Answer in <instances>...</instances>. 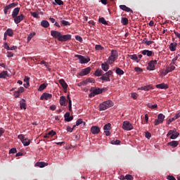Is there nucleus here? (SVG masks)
<instances>
[{
	"instance_id": "nucleus-1",
	"label": "nucleus",
	"mask_w": 180,
	"mask_h": 180,
	"mask_svg": "<svg viewBox=\"0 0 180 180\" xmlns=\"http://www.w3.org/2000/svg\"><path fill=\"white\" fill-rule=\"evenodd\" d=\"M113 106V103L108 100L106 101H104L103 103L100 104L98 105V110L103 111L106 110L107 109L112 108Z\"/></svg>"
},
{
	"instance_id": "nucleus-2",
	"label": "nucleus",
	"mask_w": 180,
	"mask_h": 180,
	"mask_svg": "<svg viewBox=\"0 0 180 180\" xmlns=\"http://www.w3.org/2000/svg\"><path fill=\"white\" fill-rule=\"evenodd\" d=\"M112 75H113V72H112V70H108V72L101 75V77H100V79L105 82H111V79L110 78L112 77Z\"/></svg>"
},
{
	"instance_id": "nucleus-3",
	"label": "nucleus",
	"mask_w": 180,
	"mask_h": 180,
	"mask_svg": "<svg viewBox=\"0 0 180 180\" xmlns=\"http://www.w3.org/2000/svg\"><path fill=\"white\" fill-rule=\"evenodd\" d=\"M75 58H77L78 60H79V63L81 64H86L91 61V59L88 56L75 55Z\"/></svg>"
},
{
	"instance_id": "nucleus-4",
	"label": "nucleus",
	"mask_w": 180,
	"mask_h": 180,
	"mask_svg": "<svg viewBox=\"0 0 180 180\" xmlns=\"http://www.w3.org/2000/svg\"><path fill=\"white\" fill-rule=\"evenodd\" d=\"M122 128L123 129V130L127 131L134 129L133 125L130 124V122H129L128 121H124Z\"/></svg>"
},
{
	"instance_id": "nucleus-5",
	"label": "nucleus",
	"mask_w": 180,
	"mask_h": 180,
	"mask_svg": "<svg viewBox=\"0 0 180 180\" xmlns=\"http://www.w3.org/2000/svg\"><path fill=\"white\" fill-rule=\"evenodd\" d=\"M13 18V21L15 25H18L25 19V15L20 14V15H15V17H12Z\"/></svg>"
},
{
	"instance_id": "nucleus-6",
	"label": "nucleus",
	"mask_w": 180,
	"mask_h": 180,
	"mask_svg": "<svg viewBox=\"0 0 180 180\" xmlns=\"http://www.w3.org/2000/svg\"><path fill=\"white\" fill-rule=\"evenodd\" d=\"M165 118V115L161 113L158 115V119H156L155 121L154 122V125L158 126V124H160L161 123H162V122H164Z\"/></svg>"
},
{
	"instance_id": "nucleus-7",
	"label": "nucleus",
	"mask_w": 180,
	"mask_h": 180,
	"mask_svg": "<svg viewBox=\"0 0 180 180\" xmlns=\"http://www.w3.org/2000/svg\"><path fill=\"white\" fill-rule=\"evenodd\" d=\"M155 65H157V60L149 61L148 66H147V70L148 71H154V70H155Z\"/></svg>"
},
{
	"instance_id": "nucleus-8",
	"label": "nucleus",
	"mask_w": 180,
	"mask_h": 180,
	"mask_svg": "<svg viewBox=\"0 0 180 180\" xmlns=\"http://www.w3.org/2000/svg\"><path fill=\"white\" fill-rule=\"evenodd\" d=\"M56 39H58V41L60 42H65L71 39V35L70 34L63 35L62 37H59Z\"/></svg>"
},
{
	"instance_id": "nucleus-9",
	"label": "nucleus",
	"mask_w": 180,
	"mask_h": 180,
	"mask_svg": "<svg viewBox=\"0 0 180 180\" xmlns=\"http://www.w3.org/2000/svg\"><path fill=\"white\" fill-rule=\"evenodd\" d=\"M59 103L60 106H67L68 104H69L68 101L65 98V96H62L60 98Z\"/></svg>"
},
{
	"instance_id": "nucleus-10",
	"label": "nucleus",
	"mask_w": 180,
	"mask_h": 180,
	"mask_svg": "<svg viewBox=\"0 0 180 180\" xmlns=\"http://www.w3.org/2000/svg\"><path fill=\"white\" fill-rule=\"evenodd\" d=\"M52 98V94H47V93H44L40 97L41 101H49V99Z\"/></svg>"
},
{
	"instance_id": "nucleus-11",
	"label": "nucleus",
	"mask_w": 180,
	"mask_h": 180,
	"mask_svg": "<svg viewBox=\"0 0 180 180\" xmlns=\"http://www.w3.org/2000/svg\"><path fill=\"white\" fill-rule=\"evenodd\" d=\"M90 132H91L92 134L96 135L98 134L100 132V128L98 126H93L90 128Z\"/></svg>"
},
{
	"instance_id": "nucleus-12",
	"label": "nucleus",
	"mask_w": 180,
	"mask_h": 180,
	"mask_svg": "<svg viewBox=\"0 0 180 180\" xmlns=\"http://www.w3.org/2000/svg\"><path fill=\"white\" fill-rule=\"evenodd\" d=\"M141 54L147 56V57H152V56H153V51L144 49L143 51H141Z\"/></svg>"
},
{
	"instance_id": "nucleus-13",
	"label": "nucleus",
	"mask_w": 180,
	"mask_h": 180,
	"mask_svg": "<svg viewBox=\"0 0 180 180\" xmlns=\"http://www.w3.org/2000/svg\"><path fill=\"white\" fill-rule=\"evenodd\" d=\"M51 36L53 37L54 39L63 37L62 34L58 31H51Z\"/></svg>"
},
{
	"instance_id": "nucleus-14",
	"label": "nucleus",
	"mask_w": 180,
	"mask_h": 180,
	"mask_svg": "<svg viewBox=\"0 0 180 180\" xmlns=\"http://www.w3.org/2000/svg\"><path fill=\"white\" fill-rule=\"evenodd\" d=\"M175 69V67L174 65H169V66L166 67V70H165V75L169 74V72H171L174 71Z\"/></svg>"
},
{
	"instance_id": "nucleus-15",
	"label": "nucleus",
	"mask_w": 180,
	"mask_h": 180,
	"mask_svg": "<svg viewBox=\"0 0 180 180\" xmlns=\"http://www.w3.org/2000/svg\"><path fill=\"white\" fill-rule=\"evenodd\" d=\"M64 118L66 122H70L74 119V117L70 116V112H66L65 115H64Z\"/></svg>"
},
{
	"instance_id": "nucleus-16",
	"label": "nucleus",
	"mask_w": 180,
	"mask_h": 180,
	"mask_svg": "<svg viewBox=\"0 0 180 180\" xmlns=\"http://www.w3.org/2000/svg\"><path fill=\"white\" fill-rule=\"evenodd\" d=\"M155 87H156V89H169V86L165 83L156 84Z\"/></svg>"
},
{
	"instance_id": "nucleus-17",
	"label": "nucleus",
	"mask_w": 180,
	"mask_h": 180,
	"mask_svg": "<svg viewBox=\"0 0 180 180\" xmlns=\"http://www.w3.org/2000/svg\"><path fill=\"white\" fill-rule=\"evenodd\" d=\"M152 89H153V86L152 85L144 86L139 89V90L144 91H148L149 90H152Z\"/></svg>"
},
{
	"instance_id": "nucleus-18",
	"label": "nucleus",
	"mask_w": 180,
	"mask_h": 180,
	"mask_svg": "<svg viewBox=\"0 0 180 180\" xmlns=\"http://www.w3.org/2000/svg\"><path fill=\"white\" fill-rule=\"evenodd\" d=\"M120 8L122 9V11H124L125 12H131V13H133V10H131V8H129L125 5H120Z\"/></svg>"
},
{
	"instance_id": "nucleus-19",
	"label": "nucleus",
	"mask_w": 180,
	"mask_h": 180,
	"mask_svg": "<svg viewBox=\"0 0 180 180\" xmlns=\"http://www.w3.org/2000/svg\"><path fill=\"white\" fill-rule=\"evenodd\" d=\"M59 84H60V85H62L63 89L67 91L68 84H67V83L65 82V81L63 79H59Z\"/></svg>"
},
{
	"instance_id": "nucleus-20",
	"label": "nucleus",
	"mask_w": 180,
	"mask_h": 180,
	"mask_svg": "<svg viewBox=\"0 0 180 180\" xmlns=\"http://www.w3.org/2000/svg\"><path fill=\"white\" fill-rule=\"evenodd\" d=\"M4 35H5V37H13V32L12 29H8L6 30V31H5V33H4Z\"/></svg>"
},
{
	"instance_id": "nucleus-21",
	"label": "nucleus",
	"mask_w": 180,
	"mask_h": 180,
	"mask_svg": "<svg viewBox=\"0 0 180 180\" xmlns=\"http://www.w3.org/2000/svg\"><path fill=\"white\" fill-rule=\"evenodd\" d=\"M179 144V143L178 142V141H172L171 142H169V143H167V145L169 146L172 147V148L177 147Z\"/></svg>"
},
{
	"instance_id": "nucleus-22",
	"label": "nucleus",
	"mask_w": 180,
	"mask_h": 180,
	"mask_svg": "<svg viewBox=\"0 0 180 180\" xmlns=\"http://www.w3.org/2000/svg\"><path fill=\"white\" fill-rule=\"evenodd\" d=\"M91 72V68L88 67L86 69H83L82 71L81 72V75L84 76Z\"/></svg>"
},
{
	"instance_id": "nucleus-23",
	"label": "nucleus",
	"mask_w": 180,
	"mask_h": 180,
	"mask_svg": "<svg viewBox=\"0 0 180 180\" xmlns=\"http://www.w3.org/2000/svg\"><path fill=\"white\" fill-rule=\"evenodd\" d=\"M177 47V43H171L169 44V49L172 52H174L176 51V48Z\"/></svg>"
},
{
	"instance_id": "nucleus-24",
	"label": "nucleus",
	"mask_w": 180,
	"mask_h": 180,
	"mask_svg": "<svg viewBox=\"0 0 180 180\" xmlns=\"http://www.w3.org/2000/svg\"><path fill=\"white\" fill-rule=\"evenodd\" d=\"M20 109H27V104H25V99H22L20 101Z\"/></svg>"
},
{
	"instance_id": "nucleus-25",
	"label": "nucleus",
	"mask_w": 180,
	"mask_h": 180,
	"mask_svg": "<svg viewBox=\"0 0 180 180\" xmlns=\"http://www.w3.org/2000/svg\"><path fill=\"white\" fill-rule=\"evenodd\" d=\"M129 58H130V59H131L132 60L139 63L140 62V58H137V56L136 54L134 55H128Z\"/></svg>"
},
{
	"instance_id": "nucleus-26",
	"label": "nucleus",
	"mask_w": 180,
	"mask_h": 180,
	"mask_svg": "<svg viewBox=\"0 0 180 180\" xmlns=\"http://www.w3.org/2000/svg\"><path fill=\"white\" fill-rule=\"evenodd\" d=\"M50 26V23L47 20L41 21V27L44 28H48Z\"/></svg>"
},
{
	"instance_id": "nucleus-27",
	"label": "nucleus",
	"mask_w": 180,
	"mask_h": 180,
	"mask_svg": "<svg viewBox=\"0 0 180 180\" xmlns=\"http://www.w3.org/2000/svg\"><path fill=\"white\" fill-rule=\"evenodd\" d=\"M20 8L17 7L12 11V18H15L18 16V13H20Z\"/></svg>"
},
{
	"instance_id": "nucleus-28",
	"label": "nucleus",
	"mask_w": 180,
	"mask_h": 180,
	"mask_svg": "<svg viewBox=\"0 0 180 180\" xmlns=\"http://www.w3.org/2000/svg\"><path fill=\"white\" fill-rule=\"evenodd\" d=\"M117 58L118 57H108L107 63H108V65H112L113 64V63H115V61H116Z\"/></svg>"
},
{
	"instance_id": "nucleus-29",
	"label": "nucleus",
	"mask_w": 180,
	"mask_h": 180,
	"mask_svg": "<svg viewBox=\"0 0 180 180\" xmlns=\"http://www.w3.org/2000/svg\"><path fill=\"white\" fill-rule=\"evenodd\" d=\"M101 69H103V71L108 72L109 69V65L107 63H102L101 64Z\"/></svg>"
},
{
	"instance_id": "nucleus-30",
	"label": "nucleus",
	"mask_w": 180,
	"mask_h": 180,
	"mask_svg": "<svg viewBox=\"0 0 180 180\" xmlns=\"http://www.w3.org/2000/svg\"><path fill=\"white\" fill-rule=\"evenodd\" d=\"M109 57H110V58H118V52H117V51L115 50V49H112L111 56H110Z\"/></svg>"
},
{
	"instance_id": "nucleus-31",
	"label": "nucleus",
	"mask_w": 180,
	"mask_h": 180,
	"mask_svg": "<svg viewBox=\"0 0 180 180\" xmlns=\"http://www.w3.org/2000/svg\"><path fill=\"white\" fill-rule=\"evenodd\" d=\"M103 72L101 70H96V71H95L94 72V75L95 77H101L102 75H103Z\"/></svg>"
},
{
	"instance_id": "nucleus-32",
	"label": "nucleus",
	"mask_w": 180,
	"mask_h": 180,
	"mask_svg": "<svg viewBox=\"0 0 180 180\" xmlns=\"http://www.w3.org/2000/svg\"><path fill=\"white\" fill-rule=\"evenodd\" d=\"M48 86L47 83H44L39 86V89H37L38 91H42L44 89H45Z\"/></svg>"
},
{
	"instance_id": "nucleus-33",
	"label": "nucleus",
	"mask_w": 180,
	"mask_h": 180,
	"mask_svg": "<svg viewBox=\"0 0 180 180\" xmlns=\"http://www.w3.org/2000/svg\"><path fill=\"white\" fill-rule=\"evenodd\" d=\"M35 167H39V168H44L46 167V162H37V164H35Z\"/></svg>"
},
{
	"instance_id": "nucleus-34",
	"label": "nucleus",
	"mask_w": 180,
	"mask_h": 180,
	"mask_svg": "<svg viewBox=\"0 0 180 180\" xmlns=\"http://www.w3.org/2000/svg\"><path fill=\"white\" fill-rule=\"evenodd\" d=\"M8 77V72L3 71V72H0V79H6Z\"/></svg>"
},
{
	"instance_id": "nucleus-35",
	"label": "nucleus",
	"mask_w": 180,
	"mask_h": 180,
	"mask_svg": "<svg viewBox=\"0 0 180 180\" xmlns=\"http://www.w3.org/2000/svg\"><path fill=\"white\" fill-rule=\"evenodd\" d=\"M115 74L118 75H124V71H123L122 69H120V68H117L115 69Z\"/></svg>"
},
{
	"instance_id": "nucleus-36",
	"label": "nucleus",
	"mask_w": 180,
	"mask_h": 180,
	"mask_svg": "<svg viewBox=\"0 0 180 180\" xmlns=\"http://www.w3.org/2000/svg\"><path fill=\"white\" fill-rule=\"evenodd\" d=\"M66 101H68L69 103V111H71L72 110V104H71V98H70V95H68L66 96Z\"/></svg>"
},
{
	"instance_id": "nucleus-37",
	"label": "nucleus",
	"mask_w": 180,
	"mask_h": 180,
	"mask_svg": "<svg viewBox=\"0 0 180 180\" xmlns=\"http://www.w3.org/2000/svg\"><path fill=\"white\" fill-rule=\"evenodd\" d=\"M98 22L103 25H108V22H106V20H105V18L103 17L98 18Z\"/></svg>"
},
{
	"instance_id": "nucleus-38",
	"label": "nucleus",
	"mask_w": 180,
	"mask_h": 180,
	"mask_svg": "<svg viewBox=\"0 0 180 180\" xmlns=\"http://www.w3.org/2000/svg\"><path fill=\"white\" fill-rule=\"evenodd\" d=\"M102 93H103V89H95L91 92V94H101Z\"/></svg>"
},
{
	"instance_id": "nucleus-39",
	"label": "nucleus",
	"mask_w": 180,
	"mask_h": 180,
	"mask_svg": "<svg viewBox=\"0 0 180 180\" xmlns=\"http://www.w3.org/2000/svg\"><path fill=\"white\" fill-rule=\"evenodd\" d=\"M122 24H123L124 26H126L129 23V20L127 18H123L121 20Z\"/></svg>"
},
{
	"instance_id": "nucleus-40",
	"label": "nucleus",
	"mask_w": 180,
	"mask_h": 180,
	"mask_svg": "<svg viewBox=\"0 0 180 180\" xmlns=\"http://www.w3.org/2000/svg\"><path fill=\"white\" fill-rule=\"evenodd\" d=\"M53 4L62 6V5H64V2H63L62 0H54V2L53 3Z\"/></svg>"
},
{
	"instance_id": "nucleus-41",
	"label": "nucleus",
	"mask_w": 180,
	"mask_h": 180,
	"mask_svg": "<svg viewBox=\"0 0 180 180\" xmlns=\"http://www.w3.org/2000/svg\"><path fill=\"white\" fill-rule=\"evenodd\" d=\"M110 129H111V124L108 123L105 124V126H103V130H105V131H110Z\"/></svg>"
},
{
	"instance_id": "nucleus-42",
	"label": "nucleus",
	"mask_w": 180,
	"mask_h": 180,
	"mask_svg": "<svg viewBox=\"0 0 180 180\" xmlns=\"http://www.w3.org/2000/svg\"><path fill=\"white\" fill-rule=\"evenodd\" d=\"M24 146H28L30 144V141L29 139L21 140L20 141Z\"/></svg>"
},
{
	"instance_id": "nucleus-43",
	"label": "nucleus",
	"mask_w": 180,
	"mask_h": 180,
	"mask_svg": "<svg viewBox=\"0 0 180 180\" xmlns=\"http://www.w3.org/2000/svg\"><path fill=\"white\" fill-rule=\"evenodd\" d=\"M60 23L62 24V26H70L71 25L70 22H69L65 20H62V21H60Z\"/></svg>"
},
{
	"instance_id": "nucleus-44",
	"label": "nucleus",
	"mask_w": 180,
	"mask_h": 180,
	"mask_svg": "<svg viewBox=\"0 0 180 180\" xmlns=\"http://www.w3.org/2000/svg\"><path fill=\"white\" fill-rule=\"evenodd\" d=\"M169 136H171L169 137V139L174 140V139L178 138V136H179V133L173 134H171Z\"/></svg>"
},
{
	"instance_id": "nucleus-45",
	"label": "nucleus",
	"mask_w": 180,
	"mask_h": 180,
	"mask_svg": "<svg viewBox=\"0 0 180 180\" xmlns=\"http://www.w3.org/2000/svg\"><path fill=\"white\" fill-rule=\"evenodd\" d=\"M154 41H146V38H144L143 39V44L147 45V46H150V45H152L153 44Z\"/></svg>"
},
{
	"instance_id": "nucleus-46",
	"label": "nucleus",
	"mask_w": 180,
	"mask_h": 180,
	"mask_svg": "<svg viewBox=\"0 0 180 180\" xmlns=\"http://www.w3.org/2000/svg\"><path fill=\"white\" fill-rule=\"evenodd\" d=\"M34 36H35V32L29 34L28 37L27 38V42L30 41V40H32V39L34 37Z\"/></svg>"
},
{
	"instance_id": "nucleus-47",
	"label": "nucleus",
	"mask_w": 180,
	"mask_h": 180,
	"mask_svg": "<svg viewBox=\"0 0 180 180\" xmlns=\"http://www.w3.org/2000/svg\"><path fill=\"white\" fill-rule=\"evenodd\" d=\"M30 15H32V18L39 19V13L37 12H32L30 11Z\"/></svg>"
},
{
	"instance_id": "nucleus-48",
	"label": "nucleus",
	"mask_w": 180,
	"mask_h": 180,
	"mask_svg": "<svg viewBox=\"0 0 180 180\" xmlns=\"http://www.w3.org/2000/svg\"><path fill=\"white\" fill-rule=\"evenodd\" d=\"M85 124L82 119H78L77 121H76V124H75V126H79L80 124Z\"/></svg>"
},
{
	"instance_id": "nucleus-49",
	"label": "nucleus",
	"mask_w": 180,
	"mask_h": 180,
	"mask_svg": "<svg viewBox=\"0 0 180 180\" xmlns=\"http://www.w3.org/2000/svg\"><path fill=\"white\" fill-rule=\"evenodd\" d=\"M17 5H18V3H12L11 4H8V6H6L5 7L13 8L17 6Z\"/></svg>"
},
{
	"instance_id": "nucleus-50",
	"label": "nucleus",
	"mask_w": 180,
	"mask_h": 180,
	"mask_svg": "<svg viewBox=\"0 0 180 180\" xmlns=\"http://www.w3.org/2000/svg\"><path fill=\"white\" fill-rule=\"evenodd\" d=\"M95 50L96 51H103V46L101 45H95Z\"/></svg>"
},
{
	"instance_id": "nucleus-51",
	"label": "nucleus",
	"mask_w": 180,
	"mask_h": 180,
	"mask_svg": "<svg viewBox=\"0 0 180 180\" xmlns=\"http://www.w3.org/2000/svg\"><path fill=\"white\" fill-rule=\"evenodd\" d=\"M75 39H76V40H77L78 42H79V43H82L83 42L82 37L79 36V35H76V37H75Z\"/></svg>"
},
{
	"instance_id": "nucleus-52",
	"label": "nucleus",
	"mask_w": 180,
	"mask_h": 180,
	"mask_svg": "<svg viewBox=\"0 0 180 180\" xmlns=\"http://www.w3.org/2000/svg\"><path fill=\"white\" fill-rule=\"evenodd\" d=\"M111 144L112 145H120V140H112L111 141Z\"/></svg>"
},
{
	"instance_id": "nucleus-53",
	"label": "nucleus",
	"mask_w": 180,
	"mask_h": 180,
	"mask_svg": "<svg viewBox=\"0 0 180 180\" xmlns=\"http://www.w3.org/2000/svg\"><path fill=\"white\" fill-rule=\"evenodd\" d=\"M176 133H178L176 129H173V130H169V132L167 133V136H169V135H172V134H176Z\"/></svg>"
},
{
	"instance_id": "nucleus-54",
	"label": "nucleus",
	"mask_w": 180,
	"mask_h": 180,
	"mask_svg": "<svg viewBox=\"0 0 180 180\" xmlns=\"http://www.w3.org/2000/svg\"><path fill=\"white\" fill-rule=\"evenodd\" d=\"M124 178L127 180H133L134 179V177L131 174H127V175H125Z\"/></svg>"
},
{
	"instance_id": "nucleus-55",
	"label": "nucleus",
	"mask_w": 180,
	"mask_h": 180,
	"mask_svg": "<svg viewBox=\"0 0 180 180\" xmlns=\"http://www.w3.org/2000/svg\"><path fill=\"white\" fill-rule=\"evenodd\" d=\"M25 91V88L22 86H20V88H18V89L17 91H15V92L17 93H23Z\"/></svg>"
},
{
	"instance_id": "nucleus-56",
	"label": "nucleus",
	"mask_w": 180,
	"mask_h": 180,
	"mask_svg": "<svg viewBox=\"0 0 180 180\" xmlns=\"http://www.w3.org/2000/svg\"><path fill=\"white\" fill-rule=\"evenodd\" d=\"M46 135H49V136L53 137L54 135H56V131L53 130L50 131L48 134H46Z\"/></svg>"
},
{
	"instance_id": "nucleus-57",
	"label": "nucleus",
	"mask_w": 180,
	"mask_h": 180,
	"mask_svg": "<svg viewBox=\"0 0 180 180\" xmlns=\"http://www.w3.org/2000/svg\"><path fill=\"white\" fill-rule=\"evenodd\" d=\"M18 139H20V141H23V140H28L27 139L25 138V135L23 134H20L18 136Z\"/></svg>"
},
{
	"instance_id": "nucleus-58",
	"label": "nucleus",
	"mask_w": 180,
	"mask_h": 180,
	"mask_svg": "<svg viewBox=\"0 0 180 180\" xmlns=\"http://www.w3.org/2000/svg\"><path fill=\"white\" fill-rule=\"evenodd\" d=\"M178 60V56H175L174 58H173L171 63H169V65H174L176 63V61H177Z\"/></svg>"
},
{
	"instance_id": "nucleus-59",
	"label": "nucleus",
	"mask_w": 180,
	"mask_h": 180,
	"mask_svg": "<svg viewBox=\"0 0 180 180\" xmlns=\"http://www.w3.org/2000/svg\"><path fill=\"white\" fill-rule=\"evenodd\" d=\"M74 130V127L71 128L70 126L66 127V131L68 132H72V131Z\"/></svg>"
},
{
	"instance_id": "nucleus-60",
	"label": "nucleus",
	"mask_w": 180,
	"mask_h": 180,
	"mask_svg": "<svg viewBox=\"0 0 180 180\" xmlns=\"http://www.w3.org/2000/svg\"><path fill=\"white\" fill-rule=\"evenodd\" d=\"M173 33L174 34V35H176V37L179 39L180 41V34L178 33V32L176 31H173Z\"/></svg>"
},
{
	"instance_id": "nucleus-61",
	"label": "nucleus",
	"mask_w": 180,
	"mask_h": 180,
	"mask_svg": "<svg viewBox=\"0 0 180 180\" xmlns=\"http://www.w3.org/2000/svg\"><path fill=\"white\" fill-rule=\"evenodd\" d=\"M131 98L134 100H136L137 99V94L136 93H132L131 94Z\"/></svg>"
},
{
	"instance_id": "nucleus-62",
	"label": "nucleus",
	"mask_w": 180,
	"mask_h": 180,
	"mask_svg": "<svg viewBox=\"0 0 180 180\" xmlns=\"http://www.w3.org/2000/svg\"><path fill=\"white\" fill-rule=\"evenodd\" d=\"M29 79H30V78L28 77H24L23 82H25L27 84V85H28Z\"/></svg>"
},
{
	"instance_id": "nucleus-63",
	"label": "nucleus",
	"mask_w": 180,
	"mask_h": 180,
	"mask_svg": "<svg viewBox=\"0 0 180 180\" xmlns=\"http://www.w3.org/2000/svg\"><path fill=\"white\" fill-rule=\"evenodd\" d=\"M17 153V150L15 148H12L11 150H10V153L15 154Z\"/></svg>"
},
{
	"instance_id": "nucleus-64",
	"label": "nucleus",
	"mask_w": 180,
	"mask_h": 180,
	"mask_svg": "<svg viewBox=\"0 0 180 180\" xmlns=\"http://www.w3.org/2000/svg\"><path fill=\"white\" fill-rule=\"evenodd\" d=\"M167 180H176L174 176H167Z\"/></svg>"
}]
</instances>
